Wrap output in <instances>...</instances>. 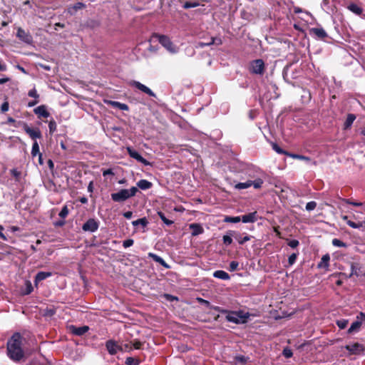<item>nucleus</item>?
Wrapping results in <instances>:
<instances>
[{
	"label": "nucleus",
	"mask_w": 365,
	"mask_h": 365,
	"mask_svg": "<svg viewBox=\"0 0 365 365\" xmlns=\"http://www.w3.org/2000/svg\"><path fill=\"white\" fill-rule=\"evenodd\" d=\"M86 8V5L83 2H76L73 5H69L67 8V12L71 16L76 14L78 11L82 10Z\"/></svg>",
	"instance_id": "obj_17"
},
{
	"label": "nucleus",
	"mask_w": 365,
	"mask_h": 365,
	"mask_svg": "<svg viewBox=\"0 0 365 365\" xmlns=\"http://www.w3.org/2000/svg\"><path fill=\"white\" fill-rule=\"evenodd\" d=\"M138 191L136 187H132L130 189H121L118 192L111 194V199L116 202H124L131 197L136 195Z\"/></svg>",
	"instance_id": "obj_3"
},
{
	"label": "nucleus",
	"mask_w": 365,
	"mask_h": 365,
	"mask_svg": "<svg viewBox=\"0 0 365 365\" xmlns=\"http://www.w3.org/2000/svg\"><path fill=\"white\" fill-rule=\"evenodd\" d=\"M355 119H356V115L354 114H352V113L348 114L346 119L344 122V128L347 129V128H350L351 126L352 123H354V121L355 120Z\"/></svg>",
	"instance_id": "obj_31"
},
{
	"label": "nucleus",
	"mask_w": 365,
	"mask_h": 365,
	"mask_svg": "<svg viewBox=\"0 0 365 365\" xmlns=\"http://www.w3.org/2000/svg\"><path fill=\"white\" fill-rule=\"evenodd\" d=\"M231 236H232L231 235L223 236L222 241L225 245L228 246L232 243V239Z\"/></svg>",
	"instance_id": "obj_51"
},
{
	"label": "nucleus",
	"mask_w": 365,
	"mask_h": 365,
	"mask_svg": "<svg viewBox=\"0 0 365 365\" xmlns=\"http://www.w3.org/2000/svg\"><path fill=\"white\" fill-rule=\"evenodd\" d=\"M331 243L335 247H347V245L345 242H342L341 240L337 238L333 239Z\"/></svg>",
	"instance_id": "obj_39"
},
{
	"label": "nucleus",
	"mask_w": 365,
	"mask_h": 365,
	"mask_svg": "<svg viewBox=\"0 0 365 365\" xmlns=\"http://www.w3.org/2000/svg\"><path fill=\"white\" fill-rule=\"evenodd\" d=\"M349 321L347 319H340L336 321V325L341 329H345L348 325Z\"/></svg>",
	"instance_id": "obj_42"
},
{
	"label": "nucleus",
	"mask_w": 365,
	"mask_h": 365,
	"mask_svg": "<svg viewBox=\"0 0 365 365\" xmlns=\"http://www.w3.org/2000/svg\"><path fill=\"white\" fill-rule=\"evenodd\" d=\"M343 200L345 203L349 204V205H352L356 207H360V206H362V205H363L362 202H355V201H353L351 199H344Z\"/></svg>",
	"instance_id": "obj_47"
},
{
	"label": "nucleus",
	"mask_w": 365,
	"mask_h": 365,
	"mask_svg": "<svg viewBox=\"0 0 365 365\" xmlns=\"http://www.w3.org/2000/svg\"><path fill=\"white\" fill-rule=\"evenodd\" d=\"M347 225L352 227V228H359L362 226V223L361 222H359V223H356L355 222H353L351 220H347L346 222Z\"/></svg>",
	"instance_id": "obj_53"
},
{
	"label": "nucleus",
	"mask_w": 365,
	"mask_h": 365,
	"mask_svg": "<svg viewBox=\"0 0 365 365\" xmlns=\"http://www.w3.org/2000/svg\"><path fill=\"white\" fill-rule=\"evenodd\" d=\"M25 365H51V364L46 361H41L37 359H33L29 363L26 364Z\"/></svg>",
	"instance_id": "obj_45"
},
{
	"label": "nucleus",
	"mask_w": 365,
	"mask_h": 365,
	"mask_svg": "<svg viewBox=\"0 0 365 365\" xmlns=\"http://www.w3.org/2000/svg\"><path fill=\"white\" fill-rule=\"evenodd\" d=\"M297 255L298 254L297 253H293L292 254L289 258H288V264H289V266H292V264H294L297 260Z\"/></svg>",
	"instance_id": "obj_48"
},
{
	"label": "nucleus",
	"mask_w": 365,
	"mask_h": 365,
	"mask_svg": "<svg viewBox=\"0 0 365 365\" xmlns=\"http://www.w3.org/2000/svg\"><path fill=\"white\" fill-rule=\"evenodd\" d=\"M34 113L37 115L38 118H47L50 116V113L47 110L45 105L39 106L34 109Z\"/></svg>",
	"instance_id": "obj_15"
},
{
	"label": "nucleus",
	"mask_w": 365,
	"mask_h": 365,
	"mask_svg": "<svg viewBox=\"0 0 365 365\" xmlns=\"http://www.w3.org/2000/svg\"><path fill=\"white\" fill-rule=\"evenodd\" d=\"M345 349L349 351L350 354L354 355L361 354L365 351V346L358 342L354 343L353 344L346 345Z\"/></svg>",
	"instance_id": "obj_8"
},
{
	"label": "nucleus",
	"mask_w": 365,
	"mask_h": 365,
	"mask_svg": "<svg viewBox=\"0 0 365 365\" xmlns=\"http://www.w3.org/2000/svg\"><path fill=\"white\" fill-rule=\"evenodd\" d=\"M283 355L284 356V357L286 358H290L293 355V353H292V351L290 349H288V348H285L284 350H283Z\"/></svg>",
	"instance_id": "obj_58"
},
{
	"label": "nucleus",
	"mask_w": 365,
	"mask_h": 365,
	"mask_svg": "<svg viewBox=\"0 0 365 365\" xmlns=\"http://www.w3.org/2000/svg\"><path fill=\"white\" fill-rule=\"evenodd\" d=\"M249 71L252 74L263 75L265 65L262 59L253 60L250 63Z\"/></svg>",
	"instance_id": "obj_4"
},
{
	"label": "nucleus",
	"mask_w": 365,
	"mask_h": 365,
	"mask_svg": "<svg viewBox=\"0 0 365 365\" xmlns=\"http://www.w3.org/2000/svg\"><path fill=\"white\" fill-rule=\"evenodd\" d=\"M4 230V227L0 225V238L4 241H6L7 240V237H6V235L3 233V231Z\"/></svg>",
	"instance_id": "obj_63"
},
{
	"label": "nucleus",
	"mask_w": 365,
	"mask_h": 365,
	"mask_svg": "<svg viewBox=\"0 0 365 365\" xmlns=\"http://www.w3.org/2000/svg\"><path fill=\"white\" fill-rule=\"evenodd\" d=\"M39 153H41L39 151V145H38V143H37V141L35 140L32 145L31 155H32V157H35L37 155H39Z\"/></svg>",
	"instance_id": "obj_37"
},
{
	"label": "nucleus",
	"mask_w": 365,
	"mask_h": 365,
	"mask_svg": "<svg viewBox=\"0 0 365 365\" xmlns=\"http://www.w3.org/2000/svg\"><path fill=\"white\" fill-rule=\"evenodd\" d=\"M230 235L233 236L235 239L238 242L240 245H244L246 242L251 240L252 236L246 235L245 236L242 237V235L239 232H235L234 231H230Z\"/></svg>",
	"instance_id": "obj_18"
},
{
	"label": "nucleus",
	"mask_w": 365,
	"mask_h": 365,
	"mask_svg": "<svg viewBox=\"0 0 365 365\" xmlns=\"http://www.w3.org/2000/svg\"><path fill=\"white\" fill-rule=\"evenodd\" d=\"M140 364V360L134 358V357H127L125 359V364L126 365H139Z\"/></svg>",
	"instance_id": "obj_34"
},
{
	"label": "nucleus",
	"mask_w": 365,
	"mask_h": 365,
	"mask_svg": "<svg viewBox=\"0 0 365 365\" xmlns=\"http://www.w3.org/2000/svg\"><path fill=\"white\" fill-rule=\"evenodd\" d=\"M222 43V41L220 38L217 37H211L210 41L207 43H199L200 47H205L206 46H210L215 44L217 46L221 45Z\"/></svg>",
	"instance_id": "obj_28"
},
{
	"label": "nucleus",
	"mask_w": 365,
	"mask_h": 365,
	"mask_svg": "<svg viewBox=\"0 0 365 365\" xmlns=\"http://www.w3.org/2000/svg\"><path fill=\"white\" fill-rule=\"evenodd\" d=\"M197 300L198 302L201 304H203L205 306H206L208 308H210L211 307V304L209 301L207 300H205L204 299H202V298H197Z\"/></svg>",
	"instance_id": "obj_61"
},
{
	"label": "nucleus",
	"mask_w": 365,
	"mask_h": 365,
	"mask_svg": "<svg viewBox=\"0 0 365 365\" xmlns=\"http://www.w3.org/2000/svg\"><path fill=\"white\" fill-rule=\"evenodd\" d=\"M49 133L53 134L57 129V125L53 119H51L48 122Z\"/></svg>",
	"instance_id": "obj_40"
},
{
	"label": "nucleus",
	"mask_w": 365,
	"mask_h": 365,
	"mask_svg": "<svg viewBox=\"0 0 365 365\" xmlns=\"http://www.w3.org/2000/svg\"><path fill=\"white\" fill-rule=\"evenodd\" d=\"M356 319H360L361 320L362 322H365V313L364 312H361L357 316H356Z\"/></svg>",
	"instance_id": "obj_64"
},
{
	"label": "nucleus",
	"mask_w": 365,
	"mask_h": 365,
	"mask_svg": "<svg viewBox=\"0 0 365 365\" xmlns=\"http://www.w3.org/2000/svg\"><path fill=\"white\" fill-rule=\"evenodd\" d=\"M289 157H291L294 159L302 160H306V161L311 160L310 158H309L307 156L299 155V154L291 153V154H289Z\"/></svg>",
	"instance_id": "obj_41"
},
{
	"label": "nucleus",
	"mask_w": 365,
	"mask_h": 365,
	"mask_svg": "<svg viewBox=\"0 0 365 365\" xmlns=\"http://www.w3.org/2000/svg\"><path fill=\"white\" fill-rule=\"evenodd\" d=\"M132 343L135 349H140L143 345V343L138 339H134Z\"/></svg>",
	"instance_id": "obj_54"
},
{
	"label": "nucleus",
	"mask_w": 365,
	"mask_h": 365,
	"mask_svg": "<svg viewBox=\"0 0 365 365\" xmlns=\"http://www.w3.org/2000/svg\"><path fill=\"white\" fill-rule=\"evenodd\" d=\"M158 215L162 220V221L167 225H171L174 223L173 220H168L165 217V214L161 211L158 212Z\"/></svg>",
	"instance_id": "obj_35"
},
{
	"label": "nucleus",
	"mask_w": 365,
	"mask_h": 365,
	"mask_svg": "<svg viewBox=\"0 0 365 365\" xmlns=\"http://www.w3.org/2000/svg\"><path fill=\"white\" fill-rule=\"evenodd\" d=\"M239 263L237 261H232L230 263L229 269L230 272H234L238 269Z\"/></svg>",
	"instance_id": "obj_50"
},
{
	"label": "nucleus",
	"mask_w": 365,
	"mask_h": 365,
	"mask_svg": "<svg viewBox=\"0 0 365 365\" xmlns=\"http://www.w3.org/2000/svg\"><path fill=\"white\" fill-rule=\"evenodd\" d=\"M108 104L110 105L113 108H118L122 110H129V107L127 104L118 101H108Z\"/></svg>",
	"instance_id": "obj_25"
},
{
	"label": "nucleus",
	"mask_w": 365,
	"mask_h": 365,
	"mask_svg": "<svg viewBox=\"0 0 365 365\" xmlns=\"http://www.w3.org/2000/svg\"><path fill=\"white\" fill-rule=\"evenodd\" d=\"M11 174L13 177L15 178L16 180L19 182L20 180L21 172L18 171L16 169L14 168L10 170Z\"/></svg>",
	"instance_id": "obj_46"
},
{
	"label": "nucleus",
	"mask_w": 365,
	"mask_h": 365,
	"mask_svg": "<svg viewBox=\"0 0 365 365\" xmlns=\"http://www.w3.org/2000/svg\"><path fill=\"white\" fill-rule=\"evenodd\" d=\"M148 257L153 259L155 262H158L159 264H160L163 267H164L166 269L170 268V265H168L162 257L157 255L156 254H154L153 252H149Z\"/></svg>",
	"instance_id": "obj_22"
},
{
	"label": "nucleus",
	"mask_w": 365,
	"mask_h": 365,
	"mask_svg": "<svg viewBox=\"0 0 365 365\" xmlns=\"http://www.w3.org/2000/svg\"><path fill=\"white\" fill-rule=\"evenodd\" d=\"M128 155L135 159L137 161L143 163L144 165H150V163L144 158L138 151L131 148L130 147L127 148Z\"/></svg>",
	"instance_id": "obj_11"
},
{
	"label": "nucleus",
	"mask_w": 365,
	"mask_h": 365,
	"mask_svg": "<svg viewBox=\"0 0 365 365\" xmlns=\"http://www.w3.org/2000/svg\"><path fill=\"white\" fill-rule=\"evenodd\" d=\"M99 227V222L94 218H89L82 226L84 232H94Z\"/></svg>",
	"instance_id": "obj_7"
},
{
	"label": "nucleus",
	"mask_w": 365,
	"mask_h": 365,
	"mask_svg": "<svg viewBox=\"0 0 365 365\" xmlns=\"http://www.w3.org/2000/svg\"><path fill=\"white\" fill-rule=\"evenodd\" d=\"M157 37L158 38L159 43L164 46L168 51H173V43L170 39V38L165 35L158 34Z\"/></svg>",
	"instance_id": "obj_14"
},
{
	"label": "nucleus",
	"mask_w": 365,
	"mask_h": 365,
	"mask_svg": "<svg viewBox=\"0 0 365 365\" xmlns=\"http://www.w3.org/2000/svg\"><path fill=\"white\" fill-rule=\"evenodd\" d=\"M211 309H213L216 312H218L220 313H222V314H226L227 312H228V310L227 309H225L220 307H218V306H213V305H211V307L210 308Z\"/></svg>",
	"instance_id": "obj_52"
},
{
	"label": "nucleus",
	"mask_w": 365,
	"mask_h": 365,
	"mask_svg": "<svg viewBox=\"0 0 365 365\" xmlns=\"http://www.w3.org/2000/svg\"><path fill=\"white\" fill-rule=\"evenodd\" d=\"M317 207V202L315 201H310L306 205V210L307 211H312L314 210Z\"/></svg>",
	"instance_id": "obj_49"
},
{
	"label": "nucleus",
	"mask_w": 365,
	"mask_h": 365,
	"mask_svg": "<svg viewBox=\"0 0 365 365\" xmlns=\"http://www.w3.org/2000/svg\"><path fill=\"white\" fill-rule=\"evenodd\" d=\"M23 128H24V130L25 131V133L26 134H28L29 135V137L34 141L37 138L40 139L42 138L41 130L38 128L33 129V128H30L27 123H23Z\"/></svg>",
	"instance_id": "obj_9"
},
{
	"label": "nucleus",
	"mask_w": 365,
	"mask_h": 365,
	"mask_svg": "<svg viewBox=\"0 0 365 365\" xmlns=\"http://www.w3.org/2000/svg\"><path fill=\"white\" fill-rule=\"evenodd\" d=\"M263 180L261 178H257L255 180H247L245 182H238L235 185L234 187L236 190H243L253 186L255 189H259L263 184Z\"/></svg>",
	"instance_id": "obj_5"
},
{
	"label": "nucleus",
	"mask_w": 365,
	"mask_h": 365,
	"mask_svg": "<svg viewBox=\"0 0 365 365\" xmlns=\"http://www.w3.org/2000/svg\"><path fill=\"white\" fill-rule=\"evenodd\" d=\"M33 291V287L30 282H27L26 289L25 291L26 294H29Z\"/></svg>",
	"instance_id": "obj_62"
},
{
	"label": "nucleus",
	"mask_w": 365,
	"mask_h": 365,
	"mask_svg": "<svg viewBox=\"0 0 365 365\" xmlns=\"http://www.w3.org/2000/svg\"><path fill=\"white\" fill-rule=\"evenodd\" d=\"M134 243V240L133 239H128L123 241V246L125 248H128L131 247Z\"/></svg>",
	"instance_id": "obj_55"
},
{
	"label": "nucleus",
	"mask_w": 365,
	"mask_h": 365,
	"mask_svg": "<svg viewBox=\"0 0 365 365\" xmlns=\"http://www.w3.org/2000/svg\"><path fill=\"white\" fill-rule=\"evenodd\" d=\"M130 86L135 87L140 91L148 94L149 96L155 97V94L152 91L151 89L139 81H132L130 82Z\"/></svg>",
	"instance_id": "obj_12"
},
{
	"label": "nucleus",
	"mask_w": 365,
	"mask_h": 365,
	"mask_svg": "<svg viewBox=\"0 0 365 365\" xmlns=\"http://www.w3.org/2000/svg\"><path fill=\"white\" fill-rule=\"evenodd\" d=\"M213 277L223 280H228L230 278L229 274L223 270H217L214 272Z\"/></svg>",
	"instance_id": "obj_29"
},
{
	"label": "nucleus",
	"mask_w": 365,
	"mask_h": 365,
	"mask_svg": "<svg viewBox=\"0 0 365 365\" xmlns=\"http://www.w3.org/2000/svg\"><path fill=\"white\" fill-rule=\"evenodd\" d=\"M347 9L351 11V12H353L354 14L358 15V16H360L363 13V9L358 6L356 4H354V3H351L348 6H347Z\"/></svg>",
	"instance_id": "obj_27"
},
{
	"label": "nucleus",
	"mask_w": 365,
	"mask_h": 365,
	"mask_svg": "<svg viewBox=\"0 0 365 365\" xmlns=\"http://www.w3.org/2000/svg\"><path fill=\"white\" fill-rule=\"evenodd\" d=\"M9 103L7 101H4L1 106V113H6L9 110Z\"/></svg>",
	"instance_id": "obj_57"
},
{
	"label": "nucleus",
	"mask_w": 365,
	"mask_h": 365,
	"mask_svg": "<svg viewBox=\"0 0 365 365\" xmlns=\"http://www.w3.org/2000/svg\"><path fill=\"white\" fill-rule=\"evenodd\" d=\"M224 221L225 222L237 223L241 221V217L240 216H236V217L226 216Z\"/></svg>",
	"instance_id": "obj_36"
},
{
	"label": "nucleus",
	"mask_w": 365,
	"mask_h": 365,
	"mask_svg": "<svg viewBox=\"0 0 365 365\" xmlns=\"http://www.w3.org/2000/svg\"><path fill=\"white\" fill-rule=\"evenodd\" d=\"M257 220V212H250L241 217V221L244 223L255 222Z\"/></svg>",
	"instance_id": "obj_21"
},
{
	"label": "nucleus",
	"mask_w": 365,
	"mask_h": 365,
	"mask_svg": "<svg viewBox=\"0 0 365 365\" xmlns=\"http://www.w3.org/2000/svg\"><path fill=\"white\" fill-rule=\"evenodd\" d=\"M330 256L329 254H326L322 256L321 261L318 263L317 267L319 269L324 268L327 270L329 269V267Z\"/></svg>",
	"instance_id": "obj_20"
},
{
	"label": "nucleus",
	"mask_w": 365,
	"mask_h": 365,
	"mask_svg": "<svg viewBox=\"0 0 365 365\" xmlns=\"http://www.w3.org/2000/svg\"><path fill=\"white\" fill-rule=\"evenodd\" d=\"M52 273L51 272H38L35 277V283L41 282L42 280L46 279V278L51 277Z\"/></svg>",
	"instance_id": "obj_26"
},
{
	"label": "nucleus",
	"mask_w": 365,
	"mask_h": 365,
	"mask_svg": "<svg viewBox=\"0 0 365 365\" xmlns=\"http://www.w3.org/2000/svg\"><path fill=\"white\" fill-rule=\"evenodd\" d=\"M68 330L70 333L76 336H83L85 334L88 330L89 327L86 325L82 327H76L75 325L68 326Z\"/></svg>",
	"instance_id": "obj_13"
},
{
	"label": "nucleus",
	"mask_w": 365,
	"mask_h": 365,
	"mask_svg": "<svg viewBox=\"0 0 365 365\" xmlns=\"http://www.w3.org/2000/svg\"><path fill=\"white\" fill-rule=\"evenodd\" d=\"M148 257L153 259L155 262H158L159 264H160L163 267H164L166 269L170 268V265H168L162 257L157 255L156 254H154L153 252H149Z\"/></svg>",
	"instance_id": "obj_23"
},
{
	"label": "nucleus",
	"mask_w": 365,
	"mask_h": 365,
	"mask_svg": "<svg viewBox=\"0 0 365 365\" xmlns=\"http://www.w3.org/2000/svg\"><path fill=\"white\" fill-rule=\"evenodd\" d=\"M272 149L276 152L278 154H282V155H287V156H289V154H291L290 153L283 150L282 148H281L277 143H272Z\"/></svg>",
	"instance_id": "obj_32"
},
{
	"label": "nucleus",
	"mask_w": 365,
	"mask_h": 365,
	"mask_svg": "<svg viewBox=\"0 0 365 365\" xmlns=\"http://www.w3.org/2000/svg\"><path fill=\"white\" fill-rule=\"evenodd\" d=\"M16 37L20 41H21L27 44H31L34 41L31 34L29 31H26L24 29H23L21 27H19L17 29Z\"/></svg>",
	"instance_id": "obj_6"
},
{
	"label": "nucleus",
	"mask_w": 365,
	"mask_h": 365,
	"mask_svg": "<svg viewBox=\"0 0 365 365\" xmlns=\"http://www.w3.org/2000/svg\"><path fill=\"white\" fill-rule=\"evenodd\" d=\"M137 185L141 190H148L152 187V182H149L147 180H140L137 182Z\"/></svg>",
	"instance_id": "obj_30"
},
{
	"label": "nucleus",
	"mask_w": 365,
	"mask_h": 365,
	"mask_svg": "<svg viewBox=\"0 0 365 365\" xmlns=\"http://www.w3.org/2000/svg\"><path fill=\"white\" fill-rule=\"evenodd\" d=\"M200 4L197 1H186L183 4V8L185 9H190V8H195L198 6Z\"/></svg>",
	"instance_id": "obj_43"
},
{
	"label": "nucleus",
	"mask_w": 365,
	"mask_h": 365,
	"mask_svg": "<svg viewBox=\"0 0 365 365\" xmlns=\"http://www.w3.org/2000/svg\"><path fill=\"white\" fill-rule=\"evenodd\" d=\"M148 224V221L146 217H142L132 222L133 226L142 225L143 227H146Z\"/></svg>",
	"instance_id": "obj_33"
},
{
	"label": "nucleus",
	"mask_w": 365,
	"mask_h": 365,
	"mask_svg": "<svg viewBox=\"0 0 365 365\" xmlns=\"http://www.w3.org/2000/svg\"><path fill=\"white\" fill-rule=\"evenodd\" d=\"M190 230H191V234L192 236L199 235L204 232L203 227L200 224L198 223H192L189 225Z\"/></svg>",
	"instance_id": "obj_19"
},
{
	"label": "nucleus",
	"mask_w": 365,
	"mask_h": 365,
	"mask_svg": "<svg viewBox=\"0 0 365 365\" xmlns=\"http://www.w3.org/2000/svg\"><path fill=\"white\" fill-rule=\"evenodd\" d=\"M309 34L320 40H324L328 36L327 32L322 28H311Z\"/></svg>",
	"instance_id": "obj_16"
},
{
	"label": "nucleus",
	"mask_w": 365,
	"mask_h": 365,
	"mask_svg": "<svg viewBox=\"0 0 365 365\" xmlns=\"http://www.w3.org/2000/svg\"><path fill=\"white\" fill-rule=\"evenodd\" d=\"M106 347L110 355H115L118 351H123V348L118 344V343L112 339L106 342Z\"/></svg>",
	"instance_id": "obj_10"
},
{
	"label": "nucleus",
	"mask_w": 365,
	"mask_h": 365,
	"mask_svg": "<svg viewBox=\"0 0 365 365\" xmlns=\"http://www.w3.org/2000/svg\"><path fill=\"white\" fill-rule=\"evenodd\" d=\"M249 360V357L245 356L243 355H237L235 357V361L236 362L240 363L241 364H245Z\"/></svg>",
	"instance_id": "obj_38"
},
{
	"label": "nucleus",
	"mask_w": 365,
	"mask_h": 365,
	"mask_svg": "<svg viewBox=\"0 0 365 365\" xmlns=\"http://www.w3.org/2000/svg\"><path fill=\"white\" fill-rule=\"evenodd\" d=\"M353 275L359 276V274L357 272V268L356 267L355 264L354 263H351V274L349 277H351Z\"/></svg>",
	"instance_id": "obj_59"
},
{
	"label": "nucleus",
	"mask_w": 365,
	"mask_h": 365,
	"mask_svg": "<svg viewBox=\"0 0 365 365\" xmlns=\"http://www.w3.org/2000/svg\"><path fill=\"white\" fill-rule=\"evenodd\" d=\"M288 245L292 248H296L299 246V242L297 240H291L288 242Z\"/></svg>",
	"instance_id": "obj_56"
},
{
	"label": "nucleus",
	"mask_w": 365,
	"mask_h": 365,
	"mask_svg": "<svg viewBox=\"0 0 365 365\" xmlns=\"http://www.w3.org/2000/svg\"><path fill=\"white\" fill-rule=\"evenodd\" d=\"M250 317L248 312L245 313L243 311H230L226 313V319L227 322L235 323L236 324H245Z\"/></svg>",
	"instance_id": "obj_2"
},
{
	"label": "nucleus",
	"mask_w": 365,
	"mask_h": 365,
	"mask_svg": "<svg viewBox=\"0 0 365 365\" xmlns=\"http://www.w3.org/2000/svg\"><path fill=\"white\" fill-rule=\"evenodd\" d=\"M28 95H29V96L34 98H38L39 97V95L37 93V91L35 88L30 90L29 91Z\"/></svg>",
	"instance_id": "obj_60"
},
{
	"label": "nucleus",
	"mask_w": 365,
	"mask_h": 365,
	"mask_svg": "<svg viewBox=\"0 0 365 365\" xmlns=\"http://www.w3.org/2000/svg\"><path fill=\"white\" fill-rule=\"evenodd\" d=\"M362 322L360 319H357L354 322L351 327L348 329V334H352L354 332H358L362 325Z\"/></svg>",
	"instance_id": "obj_24"
},
{
	"label": "nucleus",
	"mask_w": 365,
	"mask_h": 365,
	"mask_svg": "<svg viewBox=\"0 0 365 365\" xmlns=\"http://www.w3.org/2000/svg\"><path fill=\"white\" fill-rule=\"evenodd\" d=\"M68 212H69V210H68V208L67 207V205H64L61 212H59L58 215L62 219H65L68 215Z\"/></svg>",
	"instance_id": "obj_44"
},
{
	"label": "nucleus",
	"mask_w": 365,
	"mask_h": 365,
	"mask_svg": "<svg viewBox=\"0 0 365 365\" xmlns=\"http://www.w3.org/2000/svg\"><path fill=\"white\" fill-rule=\"evenodd\" d=\"M23 336L18 332L14 333L7 341V354L14 361H20L25 358L22 349Z\"/></svg>",
	"instance_id": "obj_1"
}]
</instances>
